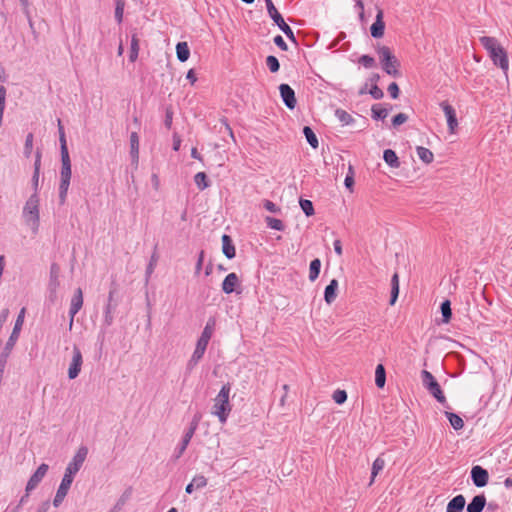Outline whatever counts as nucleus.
<instances>
[{
	"mask_svg": "<svg viewBox=\"0 0 512 512\" xmlns=\"http://www.w3.org/2000/svg\"><path fill=\"white\" fill-rule=\"evenodd\" d=\"M199 420H200V417L195 416L194 419L192 420V422L190 423L189 428L185 432L190 433L193 436L198 427Z\"/></svg>",
	"mask_w": 512,
	"mask_h": 512,
	"instance_id": "obj_59",
	"label": "nucleus"
},
{
	"mask_svg": "<svg viewBox=\"0 0 512 512\" xmlns=\"http://www.w3.org/2000/svg\"><path fill=\"white\" fill-rule=\"evenodd\" d=\"M7 90L4 86L0 85V127L2 126L4 111L6 107Z\"/></svg>",
	"mask_w": 512,
	"mask_h": 512,
	"instance_id": "obj_40",
	"label": "nucleus"
},
{
	"mask_svg": "<svg viewBox=\"0 0 512 512\" xmlns=\"http://www.w3.org/2000/svg\"><path fill=\"white\" fill-rule=\"evenodd\" d=\"M67 494L68 493H66V492H64L62 490L57 489L56 494H55L54 499H53V502H52L53 506L55 508H58L63 503V501H64L65 497L67 496Z\"/></svg>",
	"mask_w": 512,
	"mask_h": 512,
	"instance_id": "obj_48",
	"label": "nucleus"
},
{
	"mask_svg": "<svg viewBox=\"0 0 512 512\" xmlns=\"http://www.w3.org/2000/svg\"><path fill=\"white\" fill-rule=\"evenodd\" d=\"M115 19L118 23H121L123 21V14H124V8H125V1L124 0H115Z\"/></svg>",
	"mask_w": 512,
	"mask_h": 512,
	"instance_id": "obj_43",
	"label": "nucleus"
},
{
	"mask_svg": "<svg viewBox=\"0 0 512 512\" xmlns=\"http://www.w3.org/2000/svg\"><path fill=\"white\" fill-rule=\"evenodd\" d=\"M205 351L206 350L201 349L200 347H195V350L187 363L188 370L191 371L196 367L199 361L203 358Z\"/></svg>",
	"mask_w": 512,
	"mask_h": 512,
	"instance_id": "obj_27",
	"label": "nucleus"
},
{
	"mask_svg": "<svg viewBox=\"0 0 512 512\" xmlns=\"http://www.w3.org/2000/svg\"><path fill=\"white\" fill-rule=\"evenodd\" d=\"M58 130H59V140H60V144H61V155H69L68 149H67V144H66L65 132H64V128L62 126L60 119H58Z\"/></svg>",
	"mask_w": 512,
	"mask_h": 512,
	"instance_id": "obj_38",
	"label": "nucleus"
},
{
	"mask_svg": "<svg viewBox=\"0 0 512 512\" xmlns=\"http://www.w3.org/2000/svg\"><path fill=\"white\" fill-rule=\"evenodd\" d=\"M486 505V497L483 494L473 497L471 502L467 505V512H482Z\"/></svg>",
	"mask_w": 512,
	"mask_h": 512,
	"instance_id": "obj_19",
	"label": "nucleus"
},
{
	"mask_svg": "<svg viewBox=\"0 0 512 512\" xmlns=\"http://www.w3.org/2000/svg\"><path fill=\"white\" fill-rule=\"evenodd\" d=\"M388 92H389L390 96H391L393 99L398 98V96H399V87H398L397 83L392 82V83L388 86Z\"/></svg>",
	"mask_w": 512,
	"mask_h": 512,
	"instance_id": "obj_57",
	"label": "nucleus"
},
{
	"mask_svg": "<svg viewBox=\"0 0 512 512\" xmlns=\"http://www.w3.org/2000/svg\"><path fill=\"white\" fill-rule=\"evenodd\" d=\"M265 222H266L267 226L271 229H274L277 231H283L285 229V225L283 224V222L280 219L267 216L265 218Z\"/></svg>",
	"mask_w": 512,
	"mask_h": 512,
	"instance_id": "obj_39",
	"label": "nucleus"
},
{
	"mask_svg": "<svg viewBox=\"0 0 512 512\" xmlns=\"http://www.w3.org/2000/svg\"><path fill=\"white\" fill-rule=\"evenodd\" d=\"M194 182L199 190H204L210 185L207 175L204 172H198L194 176Z\"/></svg>",
	"mask_w": 512,
	"mask_h": 512,
	"instance_id": "obj_35",
	"label": "nucleus"
},
{
	"mask_svg": "<svg viewBox=\"0 0 512 512\" xmlns=\"http://www.w3.org/2000/svg\"><path fill=\"white\" fill-rule=\"evenodd\" d=\"M399 295V287H391L390 305H394Z\"/></svg>",
	"mask_w": 512,
	"mask_h": 512,
	"instance_id": "obj_62",
	"label": "nucleus"
},
{
	"mask_svg": "<svg viewBox=\"0 0 512 512\" xmlns=\"http://www.w3.org/2000/svg\"><path fill=\"white\" fill-rule=\"evenodd\" d=\"M176 54H177V58L179 61H181V62L187 61L190 56V50H189L188 44L186 42H179L176 45Z\"/></svg>",
	"mask_w": 512,
	"mask_h": 512,
	"instance_id": "obj_28",
	"label": "nucleus"
},
{
	"mask_svg": "<svg viewBox=\"0 0 512 512\" xmlns=\"http://www.w3.org/2000/svg\"><path fill=\"white\" fill-rule=\"evenodd\" d=\"M303 133L305 135V138L307 140V142L313 147V148H317L319 143H318V139L315 135V133L313 132V130L308 127V126H305L304 129H303Z\"/></svg>",
	"mask_w": 512,
	"mask_h": 512,
	"instance_id": "obj_37",
	"label": "nucleus"
},
{
	"mask_svg": "<svg viewBox=\"0 0 512 512\" xmlns=\"http://www.w3.org/2000/svg\"><path fill=\"white\" fill-rule=\"evenodd\" d=\"M266 65L272 73L277 72L280 68L278 59L272 55L266 58Z\"/></svg>",
	"mask_w": 512,
	"mask_h": 512,
	"instance_id": "obj_46",
	"label": "nucleus"
},
{
	"mask_svg": "<svg viewBox=\"0 0 512 512\" xmlns=\"http://www.w3.org/2000/svg\"><path fill=\"white\" fill-rule=\"evenodd\" d=\"M386 383V372L382 364H378L375 369V384L378 388H383Z\"/></svg>",
	"mask_w": 512,
	"mask_h": 512,
	"instance_id": "obj_29",
	"label": "nucleus"
},
{
	"mask_svg": "<svg viewBox=\"0 0 512 512\" xmlns=\"http://www.w3.org/2000/svg\"><path fill=\"white\" fill-rule=\"evenodd\" d=\"M41 166V152L38 150L36 152L35 162H34V172H40Z\"/></svg>",
	"mask_w": 512,
	"mask_h": 512,
	"instance_id": "obj_63",
	"label": "nucleus"
},
{
	"mask_svg": "<svg viewBox=\"0 0 512 512\" xmlns=\"http://www.w3.org/2000/svg\"><path fill=\"white\" fill-rule=\"evenodd\" d=\"M335 116L343 125H349L353 122L352 116L345 110L337 109L335 111Z\"/></svg>",
	"mask_w": 512,
	"mask_h": 512,
	"instance_id": "obj_41",
	"label": "nucleus"
},
{
	"mask_svg": "<svg viewBox=\"0 0 512 512\" xmlns=\"http://www.w3.org/2000/svg\"><path fill=\"white\" fill-rule=\"evenodd\" d=\"M87 454L88 448L86 446L79 447L72 460L68 463L64 473L75 477L85 462Z\"/></svg>",
	"mask_w": 512,
	"mask_h": 512,
	"instance_id": "obj_8",
	"label": "nucleus"
},
{
	"mask_svg": "<svg viewBox=\"0 0 512 512\" xmlns=\"http://www.w3.org/2000/svg\"><path fill=\"white\" fill-rule=\"evenodd\" d=\"M231 392V386L229 383L224 384L213 399V406L211 413L218 418L220 423H226L229 414L232 410V405L230 404L229 397Z\"/></svg>",
	"mask_w": 512,
	"mask_h": 512,
	"instance_id": "obj_2",
	"label": "nucleus"
},
{
	"mask_svg": "<svg viewBox=\"0 0 512 512\" xmlns=\"http://www.w3.org/2000/svg\"><path fill=\"white\" fill-rule=\"evenodd\" d=\"M130 155L132 162L137 164L139 160V136L137 132L130 134Z\"/></svg>",
	"mask_w": 512,
	"mask_h": 512,
	"instance_id": "obj_21",
	"label": "nucleus"
},
{
	"mask_svg": "<svg viewBox=\"0 0 512 512\" xmlns=\"http://www.w3.org/2000/svg\"><path fill=\"white\" fill-rule=\"evenodd\" d=\"M39 206L40 200L37 193L35 192L28 198L22 211L24 222L34 235L38 234L40 227Z\"/></svg>",
	"mask_w": 512,
	"mask_h": 512,
	"instance_id": "obj_3",
	"label": "nucleus"
},
{
	"mask_svg": "<svg viewBox=\"0 0 512 512\" xmlns=\"http://www.w3.org/2000/svg\"><path fill=\"white\" fill-rule=\"evenodd\" d=\"M25 313H26V309L22 308L17 316L12 333L6 343V348H5L6 350H11L13 348V346L15 345L16 341L18 340L20 331H21L23 323H24Z\"/></svg>",
	"mask_w": 512,
	"mask_h": 512,
	"instance_id": "obj_10",
	"label": "nucleus"
},
{
	"mask_svg": "<svg viewBox=\"0 0 512 512\" xmlns=\"http://www.w3.org/2000/svg\"><path fill=\"white\" fill-rule=\"evenodd\" d=\"M337 404H343L347 399V393L344 390H336L332 396Z\"/></svg>",
	"mask_w": 512,
	"mask_h": 512,
	"instance_id": "obj_50",
	"label": "nucleus"
},
{
	"mask_svg": "<svg viewBox=\"0 0 512 512\" xmlns=\"http://www.w3.org/2000/svg\"><path fill=\"white\" fill-rule=\"evenodd\" d=\"M239 285V278L236 273H229L223 283H222V290L226 294H231L235 291L236 286Z\"/></svg>",
	"mask_w": 512,
	"mask_h": 512,
	"instance_id": "obj_17",
	"label": "nucleus"
},
{
	"mask_svg": "<svg viewBox=\"0 0 512 512\" xmlns=\"http://www.w3.org/2000/svg\"><path fill=\"white\" fill-rule=\"evenodd\" d=\"M269 16L273 19L275 24L284 32V34L291 40H295L294 33L290 26L285 23L283 17L274 6L272 0H265Z\"/></svg>",
	"mask_w": 512,
	"mask_h": 512,
	"instance_id": "obj_7",
	"label": "nucleus"
},
{
	"mask_svg": "<svg viewBox=\"0 0 512 512\" xmlns=\"http://www.w3.org/2000/svg\"><path fill=\"white\" fill-rule=\"evenodd\" d=\"M369 93L374 99H381L384 96L383 91L377 85L372 86Z\"/></svg>",
	"mask_w": 512,
	"mask_h": 512,
	"instance_id": "obj_58",
	"label": "nucleus"
},
{
	"mask_svg": "<svg viewBox=\"0 0 512 512\" xmlns=\"http://www.w3.org/2000/svg\"><path fill=\"white\" fill-rule=\"evenodd\" d=\"M358 62L362 64L365 68H372L375 65L374 58L369 55H362L359 58Z\"/></svg>",
	"mask_w": 512,
	"mask_h": 512,
	"instance_id": "obj_51",
	"label": "nucleus"
},
{
	"mask_svg": "<svg viewBox=\"0 0 512 512\" xmlns=\"http://www.w3.org/2000/svg\"><path fill=\"white\" fill-rule=\"evenodd\" d=\"M471 478L475 486L484 487L488 483L489 474L487 470L479 465H476L471 469Z\"/></svg>",
	"mask_w": 512,
	"mask_h": 512,
	"instance_id": "obj_14",
	"label": "nucleus"
},
{
	"mask_svg": "<svg viewBox=\"0 0 512 512\" xmlns=\"http://www.w3.org/2000/svg\"><path fill=\"white\" fill-rule=\"evenodd\" d=\"M191 482L196 489L204 488L207 485V479L203 475H196L195 477H193Z\"/></svg>",
	"mask_w": 512,
	"mask_h": 512,
	"instance_id": "obj_49",
	"label": "nucleus"
},
{
	"mask_svg": "<svg viewBox=\"0 0 512 512\" xmlns=\"http://www.w3.org/2000/svg\"><path fill=\"white\" fill-rule=\"evenodd\" d=\"M445 415L448 418L451 426L455 430H460L463 428L464 422L460 416H458L457 414L452 413V412H445Z\"/></svg>",
	"mask_w": 512,
	"mask_h": 512,
	"instance_id": "obj_34",
	"label": "nucleus"
},
{
	"mask_svg": "<svg viewBox=\"0 0 512 512\" xmlns=\"http://www.w3.org/2000/svg\"><path fill=\"white\" fill-rule=\"evenodd\" d=\"M353 170H352V167L350 166L349 167V173L347 174L345 180H344V184L345 186L348 188V189H352L353 185H354V177H353Z\"/></svg>",
	"mask_w": 512,
	"mask_h": 512,
	"instance_id": "obj_56",
	"label": "nucleus"
},
{
	"mask_svg": "<svg viewBox=\"0 0 512 512\" xmlns=\"http://www.w3.org/2000/svg\"><path fill=\"white\" fill-rule=\"evenodd\" d=\"M371 112H372V118L375 119V120H383L389 114V110L387 108L382 107L379 104L378 105H373L372 109H371Z\"/></svg>",
	"mask_w": 512,
	"mask_h": 512,
	"instance_id": "obj_33",
	"label": "nucleus"
},
{
	"mask_svg": "<svg viewBox=\"0 0 512 512\" xmlns=\"http://www.w3.org/2000/svg\"><path fill=\"white\" fill-rule=\"evenodd\" d=\"M442 322L449 323L452 317L451 303L449 300H445L441 304Z\"/></svg>",
	"mask_w": 512,
	"mask_h": 512,
	"instance_id": "obj_36",
	"label": "nucleus"
},
{
	"mask_svg": "<svg viewBox=\"0 0 512 512\" xmlns=\"http://www.w3.org/2000/svg\"><path fill=\"white\" fill-rule=\"evenodd\" d=\"M383 159L392 168H398L400 166V161L395 151L391 149H386L383 153Z\"/></svg>",
	"mask_w": 512,
	"mask_h": 512,
	"instance_id": "obj_23",
	"label": "nucleus"
},
{
	"mask_svg": "<svg viewBox=\"0 0 512 512\" xmlns=\"http://www.w3.org/2000/svg\"><path fill=\"white\" fill-rule=\"evenodd\" d=\"M481 45L487 50L494 65L500 67L505 74L509 69V60L504 48L498 40L490 36H482L479 38Z\"/></svg>",
	"mask_w": 512,
	"mask_h": 512,
	"instance_id": "obj_1",
	"label": "nucleus"
},
{
	"mask_svg": "<svg viewBox=\"0 0 512 512\" xmlns=\"http://www.w3.org/2000/svg\"><path fill=\"white\" fill-rule=\"evenodd\" d=\"M466 504L465 497L463 495H457L451 499L446 507V512H461Z\"/></svg>",
	"mask_w": 512,
	"mask_h": 512,
	"instance_id": "obj_18",
	"label": "nucleus"
},
{
	"mask_svg": "<svg viewBox=\"0 0 512 512\" xmlns=\"http://www.w3.org/2000/svg\"><path fill=\"white\" fill-rule=\"evenodd\" d=\"M215 326H216V320L214 318H209L206 322V325H205L201 335H200V338L209 342L213 336L214 331H215Z\"/></svg>",
	"mask_w": 512,
	"mask_h": 512,
	"instance_id": "obj_24",
	"label": "nucleus"
},
{
	"mask_svg": "<svg viewBox=\"0 0 512 512\" xmlns=\"http://www.w3.org/2000/svg\"><path fill=\"white\" fill-rule=\"evenodd\" d=\"M263 206L264 208L271 212V213H275V214H278L281 212V209L279 206H277L275 203H273L272 201L270 200H264L263 202Z\"/></svg>",
	"mask_w": 512,
	"mask_h": 512,
	"instance_id": "obj_53",
	"label": "nucleus"
},
{
	"mask_svg": "<svg viewBox=\"0 0 512 512\" xmlns=\"http://www.w3.org/2000/svg\"><path fill=\"white\" fill-rule=\"evenodd\" d=\"M416 151H417V155H418L419 159L422 162H424L425 164H430L433 162L434 155H433L432 151H430L428 148L418 146L416 148Z\"/></svg>",
	"mask_w": 512,
	"mask_h": 512,
	"instance_id": "obj_30",
	"label": "nucleus"
},
{
	"mask_svg": "<svg viewBox=\"0 0 512 512\" xmlns=\"http://www.w3.org/2000/svg\"><path fill=\"white\" fill-rule=\"evenodd\" d=\"M338 289V281L336 279H332L330 283L326 286L324 291V300L327 304H331L335 301L337 297Z\"/></svg>",
	"mask_w": 512,
	"mask_h": 512,
	"instance_id": "obj_20",
	"label": "nucleus"
},
{
	"mask_svg": "<svg viewBox=\"0 0 512 512\" xmlns=\"http://www.w3.org/2000/svg\"><path fill=\"white\" fill-rule=\"evenodd\" d=\"M378 55L379 59L381 61L383 70L393 77H399V66L400 63L397 60V58L392 54L391 50L386 47L382 46L378 49Z\"/></svg>",
	"mask_w": 512,
	"mask_h": 512,
	"instance_id": "obj_5",
	"label": "nucleus"
},
{
	"mask_svg": "<svg viewBox=\"0 0 512 512\" xmlns=\"http://www.w3.org/2000/svg\"><path fill=\"white\" fill-rule=\"evenodd\" d=\"M300 207L305 213L306 216H312L314 214V207L310 200L307 199H301L300 200Z\"/></svg>",
	"mask_w": 512,
	"mask_h": 512,
	"instance_id": "obj_45",
	"label": "nucleus"
},
{
	"mask_svg": "<svg viewBox=\"0 0 512 512\" xmlns=\"http://www.w3.org/2000/svg\"><path fill=\"white\" fill-rule=\"evenodd\" d=\"M61 171H60V184H59V199L63 204L66 201L70 180H71V161L69 155H61Z\"/></svg>",
	"mask_w": 512,
	"mask_h": 512,
	"instance_id": "obj_4",
	"label": "nucleus"
},
{
	"mask_svg": "<svg viewBox=\"0 0 512 512\" xmlns=\"http://www.w3.org/2000/svg\"><path fill=\"white\" fill-rule=\"evenodd\" d=\"M279 90L281 98L287 108L294 109L297 104L294 90L288 84H281Z\"/></svg>",
	"mask_w": 512,
	"mask_h": 512,
	"instance_id": "obj_15",
	"label": "nucleus"
},
{
	"mask_svg": "<svg viewBox=\"0 0 512 512\" xmlns=\"http://www.w3.org/2000/svg\"><path fill=\"white\" fill-rule=\"evenodd\" d=\"M49 466L45 463H42L37 470L32 474V476L29 478L25 491L26 492H32L37 488V486L41 483V481L44 479L48 472Z\"/></svg>",
	"mask_w": 512,
	"mask_h": 512,
	"instance_id": "obj_9",
	"label": "nucleus"
},
{
	"mask_svg": "<svg viewBox=\"0 0 512 512\" xmlns=\"http://www.w3.org/2000/svg\"><path fill=\"white\" fill-rule=\"evenodd\" d=\"M192 437L193 436L190 433H184L181 443L176 447L174 451L175 459H179L183 455Z\"/></svg>",
	"mask_w": 512,
	"mask_h": 512,
	"instance_id": "obj_26",
	"label": "nucleus"
},
{
	"mask_svg": "<svg viewBox=\"0 0 512 512\" xmlns=\"http://www.w3.org/2000/svg\"><path fill=\"white\" fill-rule=\"evenodd\" d=\"M274 43H275V44H276V46H278L281 50H283V51H287L288 46H287L286 42L284 41V39L282 38V36L277 35V36L274 38Z\"/></svg>",
	"mask_w": 512,
	"mask_h": 512,
	"instance_id": "obj_60",
	"label": "nucleus"
},
{
	"mask_svg": "<svg viewBox=\"0 0 512 512\" xmlns=\"http://www.w3.org/2000/svg\"><path fill=\"white\" fill-rule=\"evenodd\" d=\"M73 480H74V477L69 476L64 473L58 489L68 493L70 490V487L73 483Z\"/></svg>",
	"mask_w": 512,
	"mask_h": 512,
	"instance_id": "obj_44",
	"label": "nucleus"
},
{
	"mask_svg": "<svg viewBox=\"0 0 512 512\" xmlns=\"http://www.w3.org/2000/svg\"><path fill=\"white\" fill-rule=\"evenodd\" d=\"M82 306H83L82 290L80 288H78L75 291V293L71 299V304H70V309H69V315H70L69 329L70 330L72 329V326H73L74 317L79 312V310L82 308Z\"/></svg>",
	"mask_w": 512,
	"mask_h": 512,
	"instance_id": "obj_12",
	"label": "nucleus"
},
{
	"mask_svg": "<svg viewBox=\"0 0 512 512\" xmlns=\"http://www.w3.org/2000/svg\"><path fill=\"white\" fill-rule=\"evenodd\" d=\"M33 149V134L29 133L26 136L25 145H24V155L28 158L30 157Z\"/></svg>",
	"mask_w": 512,
	"mask_h": 512,
	"instance_id": "obj_47",
	"label": "nucleus"
},
{
	"mask_svg": "<svg viewBox=\"0 0 512 512\" xmlns=\"http://www.w3.org/2000/svg\"><path fill=\"white\" fill-rule=\"evenodd\" d=\"M421 379L423 386L429 391V393L436 398V400L442 404L446 403L444 393L436 381L435 377L427 370L421 372Z\"/></svg>",
	"mask_w": 512,
	"mask_h": 512,
	"instance_id": "obj_6",
	"label": "nucleus"
},
{
	"mask_svg": "<svg viewBox=\"0 0 512 512\" xmlns=\"http://www.w3.org/2000/svg\"><path fill=\"white\" fill-rule=\"evenodd\" d=\"M215 326H216V320L214 318H209L206 322V325H205L201 335H200V338L209 342L213 336L214 331H215Z\"/></svg>",
	"mask_w": 512,
	"mask_h": 512,
	"instance_id": "obj_25",
	"label": "nucleus"
},
{
	"mask_svg": "<svg viewBox=\"0 0 512 512\" xmlns=\"http://www.w3.org/2000/svg\"><path fill=\"white\" fill-rule=\"evenodd\" d=\"M50 507V502L48 500L42 502L38 507L36 512H48Z\"/></svg>",
	"mask_w": 512,
	"mask_h": 512,
	"instance_id": "obj_64",
	"label": "nucleus"
},
{
	"mask_svg": "<svg viewBox=\"0 0 512 512\" xmlns=\"http://www.w3.org/2000/svg\"><path fill=\"white\" fill-rule=\"evenodd\" d=\"M82 363H83V359H82L81 351L78 347L74 346L72 360H71V363H70V366L68 369L69 379H75L79 375V373L81 371Z\"/></svg>",
	"mask_w": 512,
	"mask_h": 512,
	"instance_id": "obj_11",
	"label": "nucleus"
},
{
	"mask_svg": "<svg viewBox=\"0 0 512 512\" xmlns=\"http://www.w3.org/2000/svg\"><path fill=\"white\" fill-rule=\"evenodd\" d=\"M138 53H139V40L136 35H133L132 39H131V48H130V56H129L131 62H134L137 59Z\"/></svg>",
	"mask_w": 512,
	"mask_h": 512,
	"instance_id": "obj_42",
	"label": "nucleus"
},
{
	"mask_svg": "<svg viewBox=\"0 0 512 512\" xmlns=\"http://www.w3.org/2000/svg\"><path fill=\"white\" fill-rule=\"evenodd\" d=\"M104 322L106 326H110L113 323L112 305L110 303L105 307Z\"/></svg>",
	"mask_w": 512,
	"mask_h": 512,
	"instance_id": "obj_52",
	"label": "nucleus"
},
{
	"mask_svg": "<svg viewBox=\"0 0 512 512\" xmlns=\"http://www.w3.org/2000/svg\"><path fill=\"white\" fill-rule=\"evenodd\" d=\"M222 251L228 259L235 257V247L231 238L226 234L222 236Z\"/></svg>",
	"mask_w": 512,
	"mask_h": 512,
	"instance_id": "obj_22",
	"label": "nucleus"
},
{
	"mask_svg": "<svg viewBox=\"0 0 512 512\" xmlns=\"http://www.w3.org/2000/svg\"><path fill=\"white\" fill-rule=\"evenodd\" d=\"M408 120V116L404 113H399L392 119V124L394 127L400 126L404 124Z\"/></svg>",
	"mask_w": 512,
	"mask_h": 512,
	"instance_id": "obj_55",
	"label": "nucleus"
},
{
	"mask_svg": "<svg viewBox=\"0 0 512 512\" xmlns=\"http://www.w3.org/2000/svg\"><path fill=\"white\" fill-rule=\"evenodd\" d=\"M58 271H59L58 266L56 264H53L51 266V282L54 284V286H57V284H58V282H57Z\"/></svg>",
	"mask_w": 512,
	"mask_h": 512,
	"instance_id": "obj_61",
	"label": "nucleus"
},
{
	"mask_svg": "<svg viewBox=\"0 0 512 512\" xmlns=\"http://www.w3.org/2000/svg\"><path fill=\"white\" fill-rule=\"evenodd\" d=\"M385 24L383 22V11L378 10L375 22L372 24L370 30L374 38H381L384 35Z\"/></svg>",
	"mask_w": 512,
	"mask_h": 512,
	"instance_id": "obj_16",
	"label": "nucleus"
},
{
	"mask_svg": "<svg viewBox=\"0 0 512 512\" xmlns=\"http://www.w3.org/2000/svg\"><path fill=\"white\" fill-rule=\"evenodd\" d=\"M156 263H157V256L155 254H153L151 256L150 262H149V264H148V266L146 268V278H147V280L150 278V276L154 272Z\"/></svg>",
	"mask_w": 512,
	"mask_h": 512,
	"instance_id": "obj_54",
	"label": "nucleus"
},
{
	"mask_svg": "<svg viewBox=\"0 0 512 512\" xmlns=\"http://www.w3.org/2000/svg\"><path fill=\"white\" fill-rule=\"evenodd\" d=\"M320 268H321V261L318 258L311 261L310 266H309V280L310 281L313 282L318 278L319 273H320Z\"/></svg>",
	"mask_w": 512,
	"mask_h": 512,
	"instance_id": "obj_32",
	"label": "nucleus"
},
{
	"mask_svg": "<svg viewBox=\"0 0 512 512\" xmlns=\"http://www.w3.org/2000/svg\"><path fill=\"white\" fill-rule=\"evenodd\" d=\"M440 106L447 118V124H448L449 131H450V133L454 134L458 127V120L456 117L455 109L447 102H442L440 104Z\"/></svg>",
	"mask_w": 512,
	"mask_h": 512,
	"instance_id": "obj_13",
	"label": "nucleus"
},
{
	"mask_svg": "<svg viewBox=\"0 0 512 512\" xmlns=\"http://www.w3.org/2000/svg\"><path fill=\"white\" fill-rule=\"evenodd\" d=\"M385 460L382 457H377L372 464L371 480L369 485L375 480V477L384 469Z\"/></svg>",
	"mask_w": 512,
	"mask_h": 512,
	"instance_id": "obj_31",
	"label": "nucleus"
}]
</instances>
